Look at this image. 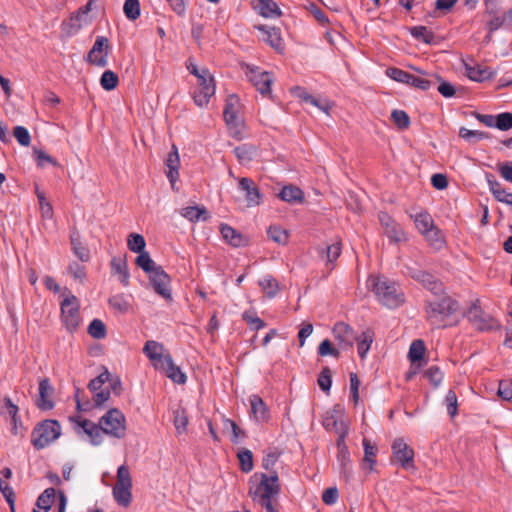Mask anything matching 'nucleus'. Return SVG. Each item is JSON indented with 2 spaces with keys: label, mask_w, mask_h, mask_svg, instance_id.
Instances as JSON below:
<instances>
[{
  "label": "nucleus",
  "mask_w": 512,
  "mask_h": 512,
  "mask_svg": "<svg viewBox=\"0 0 512 512\" xmlns=\"http://www.w3.org/2000/svg\"><path fill=\"white\" fill-rule=\"evenodd\" d=\"M135 263L145 273L148 274L149 282L156 294L161 296L166 301H172V292L170 288L171 278L164 271L163 267L157 265L149 253L142 251L138 253Z\"/></svg>",
  "instance_id": "obj_3"
},
{
  "label": "nucleus",
  "mask_w": 512,
  "mask_h": 512,
  "mask_svg": "<svg viewBox=\"0 0 512 512\" xmlns=\"http://www.w3.org/2000/svg\"><path fill=\"white\" fill-rule=\"evenodd\" d=\"M259 286L263 289L269 298L275 297L279 290V284L277 280L272 276H265L262 280L259 281Z\"/></svg>",
  "instance_id": "obj_50"
},
{
  "label": "nucleus",
  "mask_w": 512,
  "mask_h": 512,
  "mask_svg": "<svg viewBox=\"0 0 512 512\" xmlns=\"http://www.w3.org/2000/svg\"><path fill=\"white\" fill-rule=\"evenodd\" d=\"M407 273L412 279L421 283L424 287L427 284H431V280L435 277V275H433L427 271L421 270L419 268H413V267H408Z\"/></svg>",
  "instance_id": "obj_48"
},
{
  "label": "nucleus",
  "mask_w": 512,
  "mask_h": 512,
  "mask_svg": "<svg viewBox=\"0 0 512 512\" xmlns=\"http://www.w3.org/2000/svg\"><path fill=\"white\" fill-rule=\"evenodd\" d=\"M384 234L393 243H398L403 240H406L403 229L396 221L392 223L390 226H388L386 229H384Z\"/></svg>",
  "instance_id": "obj_51"
},
{
  "label": "nucleus",
  "mask_w": 512,
  "mask_h": 512,
  "mask_svg": "<svg viewBox=\"0 0 512 512\" xmlns=\"http://www.w3.org/2000/svg\"><path fill=\"white\" fill-rule=\"evenodd\" d=\"M125 422L124 414L117 408H111L100 418L99 424L105 434L122 438L126 430Z\"/></svg>",
  "instance_id": "obj_9"
},
{
  "label": "nucleus",
  "mask_w": 512,
  "mask_h": 512,
  "mask_svg": "<svg viewBox=\"0 0 512 512\" xmlns=\"http://www.w3.org/2000/svg\"><path fill=\"white\" fill-rule=\"evenodd\" d=\"M460 309V304L447 293L425 301V313L429 323L436 328H446L458 323L448 322Z\"/></svg>",
  "instance_id": "obj_2"
},
{
  "label": "nucleus",
  "mask_w": 512,
  "mask_h": 512,
  "mask_svg": "<svg viewBox=\"0 0 512 512\" xmlns=\"http://www.w3.org/2000/svg\"><path fill=\"white\" fill-rule=\"evenodd\" d=\"M215 89V85L197 86L192 94L195 104L200 108L207 106L210 98L215 94Z\"/></svg>",
  "instance_id": "obj_26"
},
{
  "label": "nucleus",
  "mask_w": 512,
  "mask_h": 512,
  "mask_svg": "<svg viewBox=\"0 0 512 512\" xmlns=\"http://www.w3.org/2000/svg\"><path fill=\"white\" fill-rule=\"evenodd\" d=\"M391 448L392 461L400 463L406 470L414 468V450L402 438L395 439Z\"/></svg>",
  "instance_id": "obj_12"
},
{
  "label": "nucleus",
  "mask_w": 512,
  "mask_h": 512,
  "mask_svg": "<svg viewBox=\"0 0 512 512\" xmlns=\"http://www.w3.org/2000/svg\"><path fill=\"white\" fill-rule=\"evenodd\" d=\"M234 154L241 164L249 163L257 155V147L253 144L244 143L234 148Z\"/></svg>",
  "instance_id": "obj_31"
},
{
  "label": "nucleus",
  "mask_w": 512,
  "mask_h": 512,
  "mask_svg": "<svg viewBox=\"0 0 512 512\" xmlns=\"http://www.w3.org/2000/svg\"><path fill=\"white\" fill-rule=\"evenodd\" d=\"M332 332L335 340H337L338 345L342 349L352 348L358 336L354 329L344 322H337Z\"/></svg>",
  "instance_id": "obj_15"
},
{
  "label": "nucleus",
  "mask_w": 512,
  "mask_h": 512,
  "mask_svg": "<svg viewBox=\"0 0 512 512\" xmlns=\"http://www.w3.org/2000/svg\"><path fill=\"white\" fill-rule=\"evenodd\" d=\"M223 428L224 430H231L232 436L230 438V441L233 444H238L240 442V439H244L247 437L246 432L242 430L234 420H231L229 418L223 419Z\"/></svg>",
  "instance_id": "obj_36"
},
{
  "label": "nucleus",
  "mask_w": 512,
  "mask_h": 512,
  "mask_svg": "<svg viewBox=\"0 0 512 512\" xmlns=\"http://www.w3.org/2000/svg\"><path fill=\"white\" fill-rule=\"evenodd\" d=\"M386 75L394 81L407 84L409 82L411 73L397 67H389L386 70Z\"/></svg>",
  "instance_id": "obj_62"
},
{
  "label": "nucleus",
  "mask_w": 512,
  "mask_h": 512,
  "mask_svg": "<svg viewBox=\"0 0 512 512\" xmlns=\"http://www.w3.org/2000/svg\"><path fill=\"white\" fill-rule=\"evenodd\" d=\"M180 214L193 223L210 219V214L204 206H187L181 209Z\"/></svg>",
  "instance_id": "obj_27"
},
{
  "label": "nucleus",
  "mask_w": 512,
  "mask_h": 512,
  "mask_svg": "<svg viewBox=\"0 0 512 512\" xmlns=\"http://www.w3.org/2000/svg\"><path fill=\"white\" fill-rule=\"evenodd\" d=\"M100 84L104 90L112 91L119 84L118 75L111 70H106L103 72V74L100 78Z\"/></svg>",
  "instance_id": "obj_49"
},
{
  "label": "nucleus",
  "mask_w": 512,
  "mask_h": 512,
  "mask_svg": "<svg viewBox=\"0 0 512 512\" xmlns=\"http://www.w3.org/2000/svg\"><path fill=\"white\" fill-rule=\"evenodd\" d=\"M109 40L104 36H98L89 51L87 61L98 67H105L108 64L107 56L109 50Z\"/></svg>",
  "instance_id": "obj_14"
},
{
  "label": "nucleus",
  "mask_w": 512,
  "mask_h": 512,
  "mask_svg": "<svg viewBox=\"0 0 512 512\" xmlns=\"http://www.w3.org/2000/svg\"><path fill=\"white\" fill-rule=\"evenodd\" d=\"M317 383L323 392H330L332 385V371L328 366L322 368L318 375Z\"/></svg>",
  "instance_id": "obj_56"
},
{
  "label": "nucleus",
  "mask_w": 512,
  "mask_h": 512,
  "mask_svg": "<svg viewBox=\"0 0 512 512\" xmlns=\"http://www.w3.org/2000/svg\"><path fill=\"white\" fill-rule=\"evenodd\" d=\"M127 246L130 251L140 253L145 251L146 242L143 235L138 233H131L127 239Z\"/></svg>",
  "instance_id": "obj_53"
},
{
  "label": "nucleus",
  "mask_w": 512,
  "mask_h": 512,
  "mask_svg": "<svg viewBox=\"0 0 512 512\" xmlns=\"http://www.w3.org/2000/svg\"><path fill=\"white\" fill-rule=\"evenodd\" d=\"M495 128L508 131L512 128V113L503 112L495 116Z\"/></svg>",
  "instance_id": "obj_63"
},
{
  "label": "nucleus",
  "mask_w": 512,
  "mask_h": 512,
  "mask_svg": "<svg viewBox=\"0 0 512 512\" xmlns=\"http://www.w3.org/2000/svg\"><path fill=\"white\" fill-rule=\"evenodd\" d=\"M269 239L280 245H286L288 243L289 234L287 230L282 229L279 226H270L267 230Z\"/></svg>",
  "instance_id": "obj_45"
},
{
  "label": "nucleus",
  "mask_w": 512,
  "mask_h": 512,
  "mask_svg": "<svg viewBox=\"0 0 512 512\" xmlns=\"http://www.w3.org/2000/svg\"><path fill=\"white\" fill-rule=\"evenodd\" d=\"M467 77L475 82H483L485 80L494 79L496 71L491 70L490 67H482L478 64L472 66L464 63Z\"/></svg>",
  "instance_id": "obj_22"
},
{
  "label": "nucleus",
  "mask_w": 512,
  "mask_h": 512,
  "mask_svg": "<svg viewBox=\"0 0 512 512\" xmlns=\"http://www.w3.org/2000/svg\"><path fill=\"white\" fill-rule=\"evenodd\" d=\"M61 435V426L57 420L45 419L36 424L31 432V444L41 450L57 440Z\"/></svg>",
  "instance_id": "obj_5"
},
{
  "label": "nucleus",
  "mask_w": 512,
  "mask_h": 512,
  "mask_svg": "<svg viewBox=\"0 0 512 512\" xmlns=\"http://www.w3.org/2000/svg\"><path fill=\"white\" fill-rule=\"evenodd\" d=\"M108 377L109 371L106 367H103V372L88 383V389L90 392L94 394L95 392L102 390V386L107 383V380L109 379Z\"/></svg>",
  "instance_id": "obj_60"
},
{
  "label": "nucleus",
  "mask_w": 512,
  "mask_h": 512,
  "mask_svg": "<svg viewBox=\"0 0 512 512\" xmlns=\"http://www.w3.org/2000/svg\"><path fill=\"white\" fill-rule=\"evenodd\" d=\"M249 402L251 406V413L256 421L265 422L269 419V413L266 404L259 395H251Z\"/></svg>",
  "instance_id": "obj_25"
},
{
  "label": "nucleus",
  "mask_w": 512,
  "mask_h": 512,
  "mask_svg": "<svg viewBox=\"0 0 512 512\" xmlns=\"http://www.w3.org/2000/svg\"><path fill=\"white\" fill-rule=\"evenodd\" d=\"M163 345L154 341L148 340L143 348V352L145 355L152 361H158L160 364L165 358V355L162 354Z\"/></svg>",
  "instance_id": "obj_34"
},
{
  "label": "nucleus",
  "mask_w": 512,
  "mask_h": 512,
  "mask_svg": "<svg viewBox=\"0 0 512 512\" xmlns=\"http://www.w3.org/2000/svg\"><path fill=\"white\" fill-rule=\"evenodd\" d=\"M465 316L479 331H491L500 327L498 322L479 306V300L470 306Z\"/></svg>",
  "instance_id": "obj_11"
},
{
  "label": "nucleus",
  "mask_w": 512,
  "mask_h": 512,
  "mask_svg": "<svg viewBox=\"0 0 512 512\" xmlns=\"http://www.w3.org/2000/svg\"><path fill=\"white\" fill-rule=\"evenodd\" d=\"M239 188L245 193V199L248 207L258 206L262 203L263 194L251 178H240Z\"/></svg>",
  "instance_id": "obj_16"
},
{
  "label": "nucleus",
  "mask_w": 512,
  "mask_h": 512,
  "mask_svg": "<svg viewBox=\"0 0 512 512\" xmlns=\"http://www.w3.org/2000/svg\"><path fill=\"white\" fill-rule=\"evenodd\" d=\"M410 34L417 40L423 41L426 44L435 43V35L432 31L428 30L426 26H414L409 29Z\"/></svg>",
  "instance_id": "obj_37"
},
{
  "label": "nucleus",
  "mask_w": 512,
  "mask_h": 512,
  "mask_svg": "<svg viewBox=\"0 0 512 512\" xmlns=\"http://www.w3.org/2000/svg\"><path fill=\"white\" fill-rule=\"evenodd\" d=\"M279 197L282 201L288 203H302L304 201V192L297 186L288 185L281 189Z\"/></svg>",
  "instance_id": "obj_32"
},
{
  "label": "nucleus",
  "mask_w": 512,
  "mask_h": 512,
  "mask_svg": "<svg viewBox=\"0 0 512 512\" xmlns=\"http://www.w3.org/2000/svg\"><path fill=\"white\" fill-rule=\"evenodd\" d=\"M249 483L251 484L249 495L253 501L257 502L266 512H278L273 506V500L281 491L278 473L276 471L270 475L255 473Z\"/></svg>",
  "instance_id": "obj_1"
},
{
  "label": "nucleus",
  "mask_w": 512,
  "mask_h": 512,
  "mask_svg": "<svg viewBox=\"0 0 512 512\" xmlns=\"http://www.w3.org/2000/svg\"><path fill=\"white\" fill-rule=\"evenodd\" d=\"M254 9L265 18L280 17L282 15L277 3L273 0H252Z\"/></svg>",
  "instance_id": "obj_23"
},
{
  "label": "nucleus",
  "mask_w": 512,
  "mask_h": 512,
  "mask_svg": "<svg viewBox=\"0 0 512 512\" xmlns=\"http://www.w3.org/2000/svg\"><path fill=\"white\" fill-rule=\"evenodd\" d=\"M426 348L421 339L414 340L409 348L408 358L411 363L419 362L423 359Z\"/></svg>",
  "instance_id": "obj_42"
},
{
  "label": "nucleus",
  "mask_w": 512,
  "mask_h": 512,
  "mask_svg": "<svg viewBox=\"0 0 512 512\" xmlns=\"http://www.w3.org/2000/svg\"><path fill=\"white\" fill-rule=\"evenodd\" d=\"M242 319L247 323V325L252 331H258L266 327V323L257 316L255 311H245L242 314Z\"/></svg>",
  "instance_id": "obj_47"
},
{
  "label": "nucleus",
  "mask_w": 512,
  "mask_h": 512,
  "mask_svg": "<svg viewBox=\"0 0 512 512\" xmlns=\"http://www.w3.org/2000/svg\"><path fill=\"white\" fill-rule=\"evenodd\" d=\"M363 448L364 458L362 461V468H366V465H368V470L372 471L374 469V465L376 464L378 448L366 438L363 439Z\"/></svg>",
  "instance_id": "obj_33"
},
{
  "label": "nucleus",
  "mask_w": 512,
  "mask_h": 512,
  "mask_svg": "<svg viewBox=\"0 0 512 512\" xmlns=\"http://www.w3.org/2000/svg\"><path fill=\"white\" fill-rule=\"evenodd\" d=\"M373 292L378 300L388 308L399 307L403 302V293L398 292L394 282L377 278L373 281Z\"/></svg>",
  "instance_id": "obj_6"
},
{
  "label": "nucleus",
  "mask_w": 512,
  "mask_h": 512,
  "mask_svg": "<svg viewBox=\"0 0 512 512\" xmlns=\"http://www.w3.org/2000/svg\"><path fill=\"white\" fill-rule=\"evenodd\" d=\"M247 76L256 90L263 96L271 94V85L274 81L272 73L261 71L257 67H250Z\"/></svg>",
  "instance_id": "obj_13"
},
{
  "label": "nucleus",
  "mask_w": 512,
  "mask_h": 512,
  "mask_svg": "<svg viewBox=\"0 0 512 512\" xmlns=\"http://www.w3.org/2000/svg\"><path fill=\"white\" fill-rule=\"evenodd\" d=\"M443 372L438 366H430L425 372L424 377L429 380L434 388H437L443 380Z\"/></svg>",
  "instance_id": "obj_61"
},
{
  "label": "nucleus",
  "mask_w": 512,
  "mask_h": 512,
  "mask_svg": "<svg viewBox=\"0 0 512 512\" xmlns=\"http://www.w3.org/2000/svg\"><path fill=\"white\" fill-rule=\"evenodd\" d=\"M111 269H112V272L114 274H118L119 275V280L120 282L122 283L123 286H128L129 285V278H130V273H129V269H128V265H127V261L126 259H121V258H112L111 260Z\"/></svg>",
  "instance_id": "obj_30"
},
{
  "label": "nucleus",
  "mask_w": 512,
  "mask_h": 512,
  "mask_svg": "<svg viewBox=\"0 0 512 512\" xmlns=\"http://www.w3.org/2000/svg\"><path fill=\"white\" fill-rule=\"evenodd\" d=\"M414 223L418 231L423 234L429 231V228L434 225V221L428 212H422L415 216Z\"/></svg>",
  "instance_id": "obj_52"
},
{
  "label": "nucleus",
  "mask_w": 512,
  "mask_h": 512,
  "mask_svg": "<svg viewBox=\"0 0 512 512\" xmlns=\"http://www.w3.org/2000/svg\"><path fill=\"white\" fill-rule=\"evenodd\" d=\"M391 119L400 130L407 129L410 126V117L403 110H393L391 113Z\"/></svg>",
  "instance_id": "obj_59"
},
{
  "label": "nucleus",
  "mask_w": 512,
  "mask_h": 512,
  "mask_svg": "<svg viewBox=\"0 0 512 512\" xmlns=\"http://www.w3.org/2000/svg\"><path fill=\"white\" fill-rule=\"evenodd\" d=\"M483 3L485 6L483 22L486 31L496 32L499 29L509 30L511 28L512 7L505 11L498 0H483Z\"/></svg>",
  "instance_id": "obj_4"
},
{
  "label": "nucleus",
  "mask_w": 512,
  "mask_h": 512,
  "mask_svg": "<svg viewBox=\"0 0 512 512\" xmlns=\"http://www.w3.org/2000/svg\"><path fill=\"white\" fill-rule=\"evenodd\" d=\"M319 257L322 260L326 261V266L329 267V270L334 269L335 261L340 257L342 252V242L341 240H337L334 243L327 245L325 248H317Z\"/></svg>",
  "instance_id": "obj_19"
},
{
  "label": "nucleus",
  "mask_w": 512,
  "mask_h": 512,
  "mask_svg": "<svg viewBox=\"0 0 512 512\" xmlns=\"http://www.w3.org/2000/svg\"><path fill=\"white\" fill-rule=\"evenodd\" d=\"M84 432L89 436L90 441L93 445H99L103 441L104 430L99 424H95L91 420L83 419L79 422Z\"/></svg>",
  "instance_id": "obj_24"
},
{
  "label": "nucleus",
  "mask_w": 512,
  "mask_h": 512,
  "mask_svg": "<svg viewBox=\"0 0 512 512\" xmlns=\"http://www.w3.org/2000/svg\"><path fill=\"white\" fill-rule=\"evenodd\" d=\"M240 99L237 95H229L226 99L223 116L230 135L239 138L241 135L242 121L238 117Z\"/></svg>",
  "instance_id": "obj_10"
},
{
  "label": "nucleus",
  "mask_w": 512,
  "mask_h": 512,
  "mask_svg": "<svg viewBox=\"0 0 512 512\" xmlns=\"http://www.w3.org/2000/svg\"><path fill=\"white\" fill-rule=\"evenodd\" d=\"M237 458L239 461L240 470L244 473H249L253 470V453L246 448L238 451Z\"/></svg>",
  "instance_id": "obj_38"
},
{
  "label": "nucleus",
  "mask_w": 512,
  "mask_h": 512,
  "mask_svg": "<svg viewBox=\"0 0 512 512\" xmlns=\"http://www.w3.org/2000/svg\"><path fill=\"white\" fill-rule=\"evenodd\" d=\"M179 154L175 145L172 146V151L168 154L166 165L168 167L167 178L171 182L172 186L179 176Z\"/></svg>",
  "instance_id": "obj_29"
},
{
  "label": "nucleus",
  "mask_w": 512,
  "mask_h": 512,
  "mask_svg": "<svg viewBox=\"0 0 512 512\" xmlns=\"http://www.w3.org/2000/svg\"><path fill=\"white\" fill-rule=\"evenodd\" d=\"M323 426L327 431H334L336 434L348 429L343 419H339L337 415H325Z\"/></svg>",
  "instance_id": "obj_43"
},
{
  "label": "nucleus",
  "mask_w": 512,
  "mask_h": 512,
  "mask_svg": "<svg viewBox=\"0 0 512 512\" xmlns=\"http://www.w3.org/2000/svg\"><path fill=\"white\" fill-rule=\"evenodd\" d=\"M39 396L35 402L38 409L41 411H49L54 408V401L52 399V394L54 392V388L50 384L49 378H43L39 382Z\"/></svg>",
  "instance_id": "obj_17"
},
{
  "label": "nucleus",
  "mask_w": 512,
  "mask_h": 512,
  "mask_svg": "<svg viewBox=\"0 0 512 512\" xmlns=\"http://www.w3.org/2000/svg\"><path fill=\"white\" fill-rule=\"evenodd\" d=\"M434 77L439 83L437 90L443 97L451 98L456 95V88L454 85L444 80L439 74H435Z\"/></svg>",
  "instance_id": "obj_57"
},
{
  "label": "nucleus",
  "mask_w": 512,
  "mask_h": 512,
  "mask_svg": "<svg viewBox=\"0 0 512 512\" xmlns=\"http://www.w3.org/2000/svg\"><path fill=\"white\" fill-rule=\"evenodd\" d=\"M54 498H55V489L47 488L37 498L36 507L38 509H42L44 512H48L52 506Z\"/></svg>",
  "instance_id": "obj_41"
},
{
  "label": "nucleus",
  "mask_w": 512,
  "mask_h": 512,
  "mask_svg": "<svg viewBox=\"0 0 512 512\" xmlns=\"http://www.w3.org/2000/svg\"><path fill=\"white\" fill-rule=\"evenodd\" d=\"M108 303L114 310L121 314L127 313L131 307L124 294H117L110 297Z\"/></svg>",
  "instance_id": "obj_46"
},
{
  "label": "nucleus",
  "mask_w": 512,
  "mask_h": 512,
  "mask_svg": "<svg viewBox=\"0 0 512 512\" xmlns=\"http://www.w3.org/2000/svg\"><path fill=\"white\" fill-rule=\"evenodd\" d=\"M489 133L478 130H470L466 127H460L459 137L467 141L468 143H476L480 140L489 138Z\"/></svg>",
  "instance_id": "obj_39"
},
{
  "label": "nucleus",
  "mask_w": 512,
  "mask_h": 512,
  "mask_svg": "<svg viewBox=\"0 0 512 512\" xmlns=\"http://www.w3.org/2000/svg\"><path fill=\"white\" fill-rule=\"evenodd\" d=\"M88 333L95 339H103L106 337V325L100 319H93L88 326Z\"/></svg>",
  "instance_id": "obj_55"
},
{
  "label": "nucleus",
  "mask_w": 512,
  "mask_h": 512,
  "mask_svg": "<svg viewBox=\"0 0 512 512\" xmlns=\"http://www.w3.org/2000/svg\"><path fill=\"white\" fill-rule=\"evenodd\" d=\"M375 333L372 329L368 328L363 331L361 334H358L357 339V349L358 354L361 359H364L370 350L371 344L374 341Z\"/></svg>",
  "instance_id": "obj_28"
},
{
  "label": "nucleus",
  "mask_w": 512,
  "mask_h": 512,
  "mask_svg": "<svg viewBox=\"0 0 512 512\" xmlns=\"http://www.w3.org/2000/svg\"><path fill=\"white\" fill-rule=\"evenodd\" d=\"M337 461L341 467V473L346 482H349L352 478V465L349 451L337 453Z\"/></svg>",
  "instance_id": "obj_40"
},
{
  "label": "nucleus",
  "mask_w": 512,
  "mask_h": 512,
  "mask_svg": "<svg viewBox=\"0 0 512 512\" xmlns=\"http://www.w3.org/2000/svg\"><path fill=\"white\" fill-rule=\"evenodd\" d=\"M71 239V248L75 256L81 260L82 262H87L90 259V251L89 249L82 244L80 238L76 234H72L70 236Z\"/></svg>",
  "instance_id": "obj_35"
},
{
  "label": "nucleus",
  "mask_w": 512,
  "mask_h": 512,
  "mask_svg": "<svg viewBox=\"0 0 512 512\" xmlns=\"http://www.w3.org/2000/svg\"><path fill=\"white\" fill-rule=\"evenodd\" d=\"M255 28L261 32H263L264 37L263 41L269 44L273 49L277 52H282L284 50V43L281 37V31L278 27H270L267 25H256Z\"/></svg>",
  "instance_id": "obj_18"
},
{
  "label": "nucleus",
  "mask_w": 512,
  "mask_h": 512,
  "mask_svg": "<svg viewBox=\"0 0 512 512\" xmlns=\"http://www.w3.org/2000/svg\"><path fill=\"white\" fill-rule=\"evenodd\" d=\"M113 497L115 501L128 507L132 502V478L128 466L121 465L117 470V479L113 487Z\"/></svg>",
  "instance_id": "obj_7"
},
{
  "label": "nucleus",
  "mask_w": 512,
  "mask_h": 512,
  "mask_svg": "<svg viewBox=\"0 0 512 512\" xmlns=\"http://www.w3.org/2000/svg\"><path fill=\"white\" fill-rule=\"evenodd\" d=\"M174 425L179 433L186 431L188 425L187 411L183 407H179L173 412Z\"/></svg>",
  "instance_id": "obj_58"
},
{
  "label": "nucleus",
  "mask_w": 512,
  "mask_h": 512,
  "mask_svg": "<svg viewBox=\"0 0 512 512\" xmlns=\"http://www.w3.org/2000/svg\"><path fill=\"white\" fill-rule=\"evenodd\" d=\"M422 235L425 236L430 245L437 249H440L445 243L441 230L435 225L431 226L429 231L424 232Z\"/></svg>",
  "instance_id": "obj_44"
},
{
  "label": "nucleus",
  "mask_w": 512,
  "mask_h": 512,
  "mask_svg": "<svg viewBox=\"0 0 512 512\" xmlns=\"http://www.w3.org/2000/svg\"><path fill=\"white\" fill-rule=\"evenodd\" d=\"M161 368L164 370L165 375L171 379L174 383L177 384H185L187 381L186 375L181 371V369L176 366L173 362V359L170 354L165 355L164 360L160 364Z\"/></svg>",
  "instance_id": "obj_21"
},
{
  "label": "nucleus",
  "mask_w": 512,
  "mask_h": 512,
  "mask_svg": "<svg viewBox=\"0 0 512 512\" xmlns=\"http://www.w3.org/2000/svg\"><path fill=\"white\" fill-rule=\"evenodd\" d=\"M220 233L223 239L233 247H244L249 239L228 224L220 225Z\"/></svg>",
  "instance_id": "obj_20"
},
{
  "label": "nucleus",
  "mask_w": 512,
  "mask_h": 512,
  "mask_svg": "<svg viewBox=\"0 0 512 512\" xmlns=\"http://www.w3.org/2000/svg\"><path fill=\"white\" fill-rule=\"evenodd\" d=\"M123 11L130 21L138 19L141 12L139 0H125Z\"/></svg>",
  "instance_id": "obj_54"
},
{
  "label": "nucleus",
  "mask_w": 512,
  "mask_h": 512,
  "mask_svg": "<svg viewBox=\"0 0 512 512\" xmlns=\"http://www.w3.org/2000/svg\"><path fill=\"white\" fill-rule=\"evenodd\" d=\"M61 320L70 333L79 328L81 322L80 305L75 295H70L61 302Z\"/></svg>",
  "instance_id": "obj_8"
},
{
  "label": "nucleus",
  "mask_w": 512,
  "mask_h": 512,
  "mask_svg": "<svg viewBox=\"0 0 512 512\" xmlns=\"http://www.w3.org/2000/svg\"><path fill=\"white\" fill-rule=\"evenodd\" d=\"M498 396L504 401L512 400V379H503L499 382Z\"/></svg>",
  "instance_id": "obj_64"
}]
</instances>
